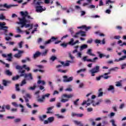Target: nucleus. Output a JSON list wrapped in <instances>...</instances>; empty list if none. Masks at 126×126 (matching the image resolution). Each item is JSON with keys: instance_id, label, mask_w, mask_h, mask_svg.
<instances>
[{"instance_id": "nucleus-1", "label": "nucleus", "mask_w": 126, "mask_h": 126, "mask_svg": "<svg viewBox=\"0 0 126 126\" xmlns=\"http://www.w3.org/2000/svg\"><path fill=\"white\" fill-rule=\"evenodd\" d=\"M21 14L23 17L22 18H18L19 22L17 23L19 25H21V28H23V27H25V28H28V27H31L30 29H29L30 31L31 29L33 28V24H30L27 23H30V20H28V19H33L31 16L29 15L28 12L26 11L25 12L23 11L21 12Z\"/></svg>"}, {"instance_id": "nucleus-2", "label": "nucleus", "mask_w": 126, "mask_h": 126, "mask_svg": "<svg viewBox=\"0 0 126 126\" xmlns=\"http://www.w3.org/2000/svg\"><path fill=\"white\" fill-rule=\"evenodd\" d=\"M89 71L92 76H95V73H98L100 71V66L96 65Z\"/></svg>"}, {"instance_id": "nucleus-3", "label": "nucleus", "mask_w": 126, "mask_h": 126, "mask_svg": "<svg viewBox=\"0 0 126 126\" xmlns=\"http://www.w3.org/2000/svg\"><path fill=\"white\" fill-rule=\"evenodd\" d=\"M50 95L51 94H46L44 95H42L41 98H38L37 99V101L39 102V103H44V102H45V99H46V98H49Z\"/></svg>"}, {"instance_id": "nucleus-4", "label": "nucleus", "mask_w": 126, "mask_h": 126, "mask_svg": "<svg viewBox=\"0 0 126 126\" xmlns=\"http://www.w3.org/2000/svg\"><path fill=\"white\" fill-rule=\"evenodd\" d=\"M84 62H90L91 63H96V61L98 60L97 57H95L93 59H87V56L84 57L82 59Z\"/></svg>"}, {"instance_id": "nucleus-5", "label": "nucleus", "mask_w": 126, "mask_h": 126, "mask_svg": "<svg viewBox=\"0 0 126 126\" xmlns=\"http://www.w3.org/2000/svg\"><path fill=\"white\" fill-rule=\"evenodd\" d=\"M56 40H58V38L55 37L54 36H52L51 39H49L47 41H46L44 43V46H47V45H49L51 44L52 42H55Z\"/></svg>"}, {"instance_id": "nucleus-6", "label": "nucleus", "mask_w": 126, "mask_h": 126, "mask_svg": "<svg viewBox=\"0 0 126 126\" xmlns=\"http://www.w3.org/2000/svg\"><path fill=\"white\" fill-rule=\"evenodd\" d=\"M55 121V117H49L47 119V120L44 121L43 123L44 125H48V124H51V123L54 122Z\"/></svg>"}, {"instance_id": "nucleus-7", "label": "nucleus", "mask_w": 126, "mask_h": 126, "mask_svg": "<svg viewBox=\"0 0 126 126\" xmlns=\"http://www.w3.org/2000/svg\"><path fill=\"white\" fill-rule=\"evenodd\" d=\"M18 5H8L7 3H4V4H0V7H5L7 9L11 8L12 6H17Z\"/></svg>"}, {"instance_id": "nucleus-8", "label": "nucleus", "mask_w": 126, "mask_h": 126, "mask_svg": "<svg viewBox=\"0 0 126 126\" xmlns=\"http://www.w3.org/2000/svg\"><path fill=\"white\" fill-rule=\"evenodd\" d=\"M63 82H70V81H72V80H73V77H70L68 78L66 75L63 76Z\"/></svg>"}, {"instance_id": "nucleus-9", "label": "nucleus", "mask_w": 126, "mask_h": 126, "mask_svg": "<svg viewBox=\"0 0 126 126\" xmlns=\"http://www.w3.org/2000/svg\"><path fill=\"white\" fill-rule=\"evenodd\" d=\"M25 75L24 78H26L27 80H28L29 81L30 80H33V76L32 75V73H27Z\"/></svg>"}, {"instance_id": "nucleus-10", "label": "nucleus", "mask_w": 126, "mask_h": 126, "mask_svg": "<svg viewBox=\"0 0 126 126\" xmlns=\"http://www.w3.org/2000/svg\"><path fill=\"white\" fill-rule=\"evenodd\" d=\"M12 105H13V106H14V107H20V108H22V109H21L22 113L24 112V106L23 105L21 104L18 105L16 102H12Z\"/></svg>"}, {"instance_id": "nucleus-11", "label": "nucleus", "mask_w": 126, "mask_h": 126, "mask_svg": "<svg viewBox=\"0 0 126 126\" xmlns=\"http://www.w3.org/2000/svg\"><path fill=\"white\" fill-rule=\"evenodd\" d=\"M42 51L40 52L41 57H46L47 55H48V53H49V50L48 49H45L42 48Z\"/></svg>"}, {"instance_id": "nucleus-12", "label": "nucleus", "mask_w": 126, "mask_h": 126, "mask_svg": "<svg viewBox=\"0 0 126 126\" xmlns=\"http://www.w3.org/2000/svg\"><path fill=\"white\" fill-rule=\"evenodd\" d=\"M102 77H103L104 79H108V78H111V76H105L104 75H101V76H99V77H96V80H97V81H99V80H100Z\"/></svg>"}, {"instance_id": "nucleus-13", "label": "nucleus", "mask_w": 126, "mask_h": 126, "mask_svg": "<svg viewBox=\"0 0 126 126\" xmlns=\"http://www.w3.org/2000/svg\"><path fill=\"white\" fill-rule=\"evenodd\" d=\"M36 8V11L37 12H42L44 11L45 10L43 8V6H36L35 7Z\"/></svg>"}, {"instance_id": "nucleus-14", "label": "nucleus", "mask_w": 126, "mask_h": 126, "mask_svg": "<svg viewBox=\"0 0 126 126\" xmlns=\"http://www.w3.org/2000/svg\"><path fill=\"white\" fill-rule=\"evenodd\" d=\"M78 42H79V40H76L75 42H74V40L73 39V38H71L70 41L69 42V45H70V46H73L75 45V44H77Z\"/></svg>"}, {"instance_id": "nucleus-15", "label": "nucleus", "mask_w": 126, "mask_h": 126, "mask_svg": "<svg viewBox=\"0 0 126 126\" xmlns=\"http://www.w3.org/2000/svg\"><path fill=\"white\" fill-rule=\"evenodd\" d=\"M78 29H85V30L86 31H88V30H89V29H90V27H87L85 25H83L81 27H77Z\"/></svg>"}, {"instance_id": "nucleus-16", "label": "nucleus", "mask_w": 126, "mask_h": 126, "mask_svg": "<svg viewBox=\"0 0 126 126\" xmlns=\"http://www.w3.org/2000/svg\"><path fill=\"white\" fill-rule=\"evenodd\" d=\"M40 56H41V52L36 51L35 53L33 54L32 58L35 60V59H37V58L40 57Z\"/></svg>"}, {"instance_id": "nucleus-17", "label": "nucleus", "mask_w": 126, "mask_h": 126, "mask_svg": "<svg viewBox=\"0 0 126 126\" xmlns=\"http://www.w3.org/2000/svg\"><path fill=\"white\" fill-rule=\"evenodd\" d=\"M77 34H79L82 37H86V32L80 31L77 32Z\"/></svg>"}, {"instance_id": "nucleus-18", "label": "nucleus", "mask_w": 126, "mask_h": 126, "mask_svg": "<svg viewBox=\"0 0 126 126\" xmlns=\"http://www.w3.org/2000/svg\"><path fill=\"white\" fill-rule=\"evenodd\" d=\"M26 64H24L23 66H20L19 65H17L16 66V69H18V70H22L24 67H26Z\"/></svg>"}, {"instance_id": "nucleus-19", "label": "nucleus", "mask_w": 126, "mask_h": 126, "mask_svg": "<svg viewBox=\"0 0 126 126\" xmlns=\"http://www.w3.org/2000/svg\"><path fill=\"white\" fill-rule=\"evenodd\" d=\"M107 90L108 91H112V93H115V87L114 86L110 85Z\"/></svg>"}, {"instance_id": "nucleus-20", "label": "nucleus", "mask_w": 126, "mask_h": 126, "mask_svg": "<svg viewBox=\"0 0 126 126\" xmlns=\"http://www.w3.org/2000/svg\"><path fill=\"white\" fill-rule=\"evenodd\" d=\"M25 70H20L19 71V73H21L20 76L21 77H22L24 76V77L25 76V74H27V73H25Z\"/></svg>"}, {"instance_id": "nucleus-21", "label": "nucleus", "mask_w": 126, "mask_h": 126, "mask_svg": "<svg viewBox=\"0 0 126 126\" xmlns=\"http://www.w3.org/2000/svg\"><path fill=\"white\" fill-rule=\"evenodd\" d=\"M63 98H67L68 99H69L70 98H72L73 97V94H64L63 95Z\"/></svg>"}, {"instance_id": "nucleus-22", "label": "nucleus", "mask_w": 126, "mask_h": 126, "mask_svg": "<svg viewBox=\"0 0 126 126\" xmlns=\"http://www.w3.org/2000/svg\"><path fill=\"white\" fill-rule=\"evenodd\" d=\"M87 54H88V55H89V56H92L93 57H95L96 56L95 54H93L92 53V49H89L88 50Z\"/></svg>"}, {"instance_id": "nucleus-23", "label": "nucleus", "mask_w": 126, "mask_h": 126, "mask_svg": "<svg viewBox=\"0 0 126 126\" xmlns=\"http://www.w3.org/2000/svg\"><path fill=\"white\" fill-rule=\"evenodd\" d=\"M59 63H60L62 66H69V64L68 63L66 62V63H64V62L63 61H59Z\"/></svg>"}, {"instance_id": "nucleus-24", "label": "nucleus", "mask_w": 126, "mask_h": 126, "mask_svg": "<svg viewBox=\"0 0 126 126\" xmlns=\"http://www.w3.org/2000/svg\"><path fill=\"white\" fill-rule=\"evenodd\" d=\"M73 123L74 124H75V125H76L77 126H83V124H82V123H81V122L80 121L74 120Z\"/></svg>"}, {"instance_id": "nucleus-25", "label": "nucleus", "mask_w": 126, "mask_h": 126, "mask_svg": "<svg viewBox=\"0 0 126 126\" xmlns=\"http://www.w3.org/2000/svg\"><path fill=\"white\" fill-rule=\"evenodd\" d=\"M47 118L46 115H44L42 116H39V119L40 122H44L45 119Z\"/></svg>"}, {"instance_id": "nucleus-26", "label": "nucleus", "mask_w": 126, "mask_h": 126, "mask_svg": "<svg viewBox=\"0 0 126 126\" xmlns=\"http://www.w3.org/2000/svg\"><path fill=\"white\" fill-rule=\"evenodd\" d=\"M7 57H8V58L6 59V61H8V62H11V60H12V54L10 53L7 54Z\"/></svg>"}, {"instance_id": "nucleus-27", "label": "nucleus", "mask_w": 126, "mask_h": 126, "mask_svg": "<svg viewBox=\"0 0 126 126\" xmlns=\"http://www.w3.org/2000/svg\"><path fill=\"white\" fill-rule=\"evenodd\" d=\"M5 74L8 76H11V75H12V72H11L9 70H6L5 71Z\"/></svg>"}, {"instance_id": "nucleus-28", "label": "nucleus", "mask_w": 126, "mask_h": 126, "mask_svg": "<svg viewBox=\"0 0 126 126\" xmlns=\"http://www.w3.org/2000/svg\"><path fill=\"white\" fill-rule=\"evenodd\" d=\"M126 59V55L123 56L122 58H119V59H115L114 62H121V61H124Z\"/></svg>"}, {"instance_id": "nucleus-29", "label": "nucleus", "mask_w": 126, "mask_h": 126, "mask_svg": "<svg viewBox=\"0 0 126 126\" xmlns=\"http://www.w3.org/2000/svg\"><path fill=\"white\" fill-rule=\"evenodd\" d=\"M54 106H51L47 108V111L46 112V114H52V112H51L53 109H54Z\"/></svg>"}, {"instance_id": "nucleus-30", "label": "nucleus", "mask_w": 126, "mask_h": 126, "mask_svg": "<svg viewBox=\"0 0 126 126\" xmlns=\"http://www.w3.org/2000/svg\"><path fill=\"white\" fill-rule=\"evenodd\" d=\"M68 45H69V42L65 43V42H63V43L60 44V46L63 48H66V47H67Z\"/></svg>"}, {"instance_id": "nucleus-31", "label": "nucleus", "mask_w": 126, "mask_h": 126, "mask_svg": "<svg viewBox=\"0 0 126 126\" xmlns=\"http://www.w3.org/2000/svg\"><path fill=\"white\" fill-rule=\"evenodd\" d=\"M5 25V23H0V27L1 28H5V29H8V27L7 26H4Z\"/></svg>"}, {"instance_id": "nucleus-32", "label": "nucleus", "mask_w": 126, "mask_h": 126, "mask_svg": "<svg viewBox=\"0 0 126 126\" xmlns=\"http://www.w3.org/2000/svg\"><path fill=\"white\" fill-rule=\"evenodd\" d=\"M122 82H123V80H120V81L116 82V86H117V87H120V86H122Z\"/></svg>"}, {"instance_id": "nucleus-33", "label": "nucleus", "mask_w": 126, "mask_h": 126, "mask_svg": "<svg viewBox=\"0 0 126 126\" xmlns=\"http://www.w3.org/2000/svg\"><path fill=\"white\" fill-rule=\"evenodd\" d=\"M103 90L102 89H100L99 90H98V94L97 95V97H102V96H103Z\"/></svg>"}, {"instance_id": "nucleus-34", "label": "nucleus", "mask_w": 126, "mask_h": 126, "mask_svg": "<svg viewBox=\"0 0 126 126\" xmlns=\"http://www.w3.org/2000/svg\"><path fill=\"white\" fill-rule=\"evenodd\" d=\"M20 77H21L20 75H17L16 76H14L12 78V80H13V81H15V80H18V79H19Z\"/></svg>"}, {"instance_id": "nucleus-35", "label": "nucleus", "mask_w": 126, "mask_h": 126, "mask_svg": "<svg viewBox=\"0 0 126 126\" xmlns=\"http://www.w3.org/2000/svg\"><path fill=\"white\" fill-rule=\"evenodd\" d=\"M37 88V86H36V84H34L33 87H30L28 88V90H35Z\"/></svg>"}, {"instance_id": "nucleus-36", "label": "nucleus", "mask_w": 126, "mask_h": 126, "mask_svg": "<svg viewBox=\"0 0 126 126\" xmlns=\"http://www.w3.org/2000/svg\"><path fill=\"white\" fill-rule=\"evenodd\" d=\"M7 83H11V81L7 82L5 80H3L2 84L4 86H7Z\"/></svg>"}, {"instance_id": "nucleus-37", "label": "nucleus", "mask_w": 126, "mask_h": 126, "mask_svg": "<svg viewBox=\"0 0 126 126\" xmlns=\"http://www.w3.org/2000/svg\"><path fill=\"white\" fill-rule=\"evenodd\" d=\"M25 84H27V82L26 81V79L22 80L20 84V86H23V85H25Z\"/></svg>"}, {"instance_id": "nucleus-38", "label": "nucleus", "mask_w": 126, "mask_h": 126, "mask_svg": "<svg viewBox=\"0 0 126 126\" xmlns=\"http://www.w3.org/2000/svg\"><path fill=\"white\" fill-rule=\"evenodd\" d=\"M41 84L42 85H45V84H46V82H45V81H42L41 80H39L37 81V84Z\"/></svg>"}, {"instance_id": "nucleus-39", "label": "nucleus", "mask_w": 126, "mask_h": 126, "mask_svg": "<svg viewBox=\"0 0 126 126\" xmlns=\"http://www.w3.org/2000/svg\"><path fill=\"white\" fill-rule=\"evenodd\" d=\"M50 61H52V62H55V61H56V60H58V58H57V57H56L55 56H52L50 58Z\"/></svg>"}, {"instance_id": "nucleus-40", "label": "nucleus", "mask_w": 126, "mask_h": 126, "mask_svg": "<svg viewBox=\"0 0 126 126\" xmlns=\"http://www.w3.org/2000/svg\"><path fill=\"white\" fill-rule=\"evenodd\" d=\"M119 69L118 67H115L112 68H110L109 69V71H117V69Z\"/></svg>"}, {"instance_id": "nucleus-41", "label": "nucleus", "mask_w": 126, "mask_h": 126, "mask_svg": "<svg viewBox=\"0 0 126 126\" xmlns=\"http://www.w3.org/2000/svg\"><path fill=\"white\" fill-rule=\"evenodd\" d=\"M97 54H98V55H99V57L100 58V59H102L103 58V57H106V55H104V54H102L101 53V52L97 51Z\"/></svg>"}, {"instance_id": "nucleus-42", "label": "nucleus", "mask_w": 126, "mask_h": 126, "mask_svg": "<svg viewBox=\"0 0 126 126\" xmlns=\"http://www.w3.org/2000/svg\"><path fill=\"white\" fill-rule=\"evenodd\" d=\"M115 1H112L111 0H107L106 1L105 4H108V5H109V3H115Z\"/></svg>"}, {"instance_id": "nucleus-43", "label": "nucleus", "mask_w": 126, "mask_h": 126, "mask_svg": "<svg viewBox=\"0 0 126 126\" xmlns=\"http://www.w3.org/2000/svg\"><path fill=\"white\" fill-rule=\"evenodd\" d=\"M57 71H58V72H62V73H65L67 72V70H62L61 69H58Z\"/></svg>"}, {"instance_id": "nucleus-44", "label": "nucleus", "mask_w": 126, "mask_h": 126, "mask_svg": "<svg viewBox=\"0 0 126 126\" xmlns=\"http://www.w3.org/2000/svg\"><path fill=\"white\" fill-rule=\"evenodd\" d=\"M2 107H4V109H6V110H10V105H3Z\"/></svg>"}, {"instance_id": "nucleus-45", "label": "nucleus", "mask_w": 126, "mask_h": 126, "mask_svg": "<svg viewBox=\"0 0 126 126\" xmlns=\"http://www.w3.org/2000/svg\"><path fill=\"white\" fill-rule=\"evenodd\" d=\"M55 116H56V117H57L58 119H64V116H63V115H61L59 114H56Z\"/></svg>"}, {"instance_id": "nucleus-46", "label": "nucleus", "mask_w": 126, "mask_h": 126, "mask_svg": "<svg viewBox=\"0 0 126 126\" xmlns=\"http://www.w3.org/2000/svg\"><path fill=\"white\" fill-rule=\"evenodd\" d=\"M32 5H40L41 4L40 3V1L37 2L35 1L34 3V1H33L32 3Z\"/></svg>"}, {"instance_id": "nucleus-47", "label": "nucleus", "mask_w": 126, "mask_h": 126, "mask_svg": "<svg viewBox=\"0 0 126 126\" xmlns=\"http://www.w3.org/2000/svg\"><path fill=\"white\" fill-rule=\"evenodd\" d=\"M14 123H15V124H18V123H20V122H21V119L20 118H17L16 119L14 120Z\"/></svg>"}, {"instance_id": "nucleus-48", "label": "nucleus", "mask_w": 126, "mask_h": 126, "mask_svg": "<svg viewBox=\"0 0 126 126\" xmlns=\"http://www.w3.org/2000/svg\"><path fill=\"white\" fill-rule=\"evenodd\" d=\"M82 71H86V68L80 69V70H77V73H80V72H82Z\"/></svg>"}, {"instance_id": "nucleus-49", "label": "nucleus", "mask_w": 126, "mask_h": 126, "mask_svg": "<svg viewBox=\"0 0 126 126\" xmlns=\"http://www.w3.org/2000/svg\"><path fill=\"white\" fill-rule=\"evenodd\" d=\"M78 101H79V99L78 98L76 100L74 101L73 104L75 106H78Z\"/></svg>"}, {"instance_id": "nucleus-50", "label": "nucleus", "mask_w": 126, "mask_h": 126, "mask_svg": "<svg viewBox=\"0 0 126 126\" xmlns=\"http://www.w3.org/2000/svg\"><path fill=\"white\" fill-rule=\"evenodd\" d=\"M0 20H4L5 19V16L3 15V14L0 15Z\"/></svg>"}, {"instance_id": "nucleus-51", "label": "nucleus", "mask_w": 126, "mask_h": 126, "mask_svg": "<svg viewBox=\"0 0 126 126\" xmlns=\"http://www.w3.org/2000/svg\"><path fill=\"white\" fill-rule=\"evenodd\" d=\"M14 57L15 58H17V59H19L21 58V55L19 54H16L14 55Z\"/></svg>"}, {"instance_id": "nucleus-52", "label": "nucleus", "mask_w": 126, "mask_h": 126, "mask_svg": "<svg viewBox=\"0 0 126 126\" xmlns=\"http://www.w3.org/2000/svg\"><path fill=\"white\" fill-rule=\"evenodd\" d=\"M35 66L38 68H40V69L44 68V66H43V65H35Z\"/></svg>"}, {"instance_id": "nucleus-53", "label": "nucleus", "mask_w": 126, "mask_h": 126, "mask_svg": "<svg viewBox=\"0 0 126 126\" xmlns=\"http://www.w3.org/2000/svg\"><path fill=\"white\" fill-rule=\"evenodd\" d=\"M110 123H111L112 126H117L116 124L115 123V120L112 119L110 121Z\"/></svg>"}, {"instance_id": "nucleus-54", "label": "nucleus", "mask_w": 126, "mask_h": 126, "mask_svg": "<svg viewBox=\"0 0 126 126\" xmlns=\"http://www.w3.org/2000/svg\"><path fill=\"white\" fill-rule=\"evenodd\" d=\"M56 107L57 108H61V107H62V103L60 102H57V103L56 104Z\"/></svg>"}, {"instance_id": "nucleus-55", "label": "nucleus", "mask_w": 126, "mask_h": 126, "mask_svg": "<svg viewBox=\"0 0 126 126\" xmlns=\"http://www.w3.org/2000/svg\"><path fill=\"white\" fill-rule=\"evenodd\" d=\"M16 91H20V89L19 88V84H16Z\"/></svg>"}, {"instance_id": "nucleus-56", "label": "nucleus", "mask_w": 126, "mask_h": 126, "mask_svg": "<svg viewBox=\"0 0 126 126\" xmlns=\"http://www.w3.org/2000/svg\"><path fill=\"white\" fill-rule=\"evenodd\" d=\"M67 101H68V99L63 98L61 99V102H62V103H65V102H67Z\"/></svg>"}, {"instance_id": "nucleus-57", "label": "nucleus", "mask_w": 126, "mask_h": 126, "mask_svg": "<svg viewBox=\"0 0 126 126\" xmlns=\"http://www.w3.org/2000/svg\"><path fill=\"white\" fill-rule=\"evenodd\" d=\"M105 44H106V41L105 38H103L101 41L100 40V45H105Z\"/></svg>"}, {"instance_id": "nucleus-58", "label": "nucleus", "mask_w": 126, "mask_h": 126, "mask_svg": "<svg viewBox=\"0 0 126 126\" xmlns=\"http://www.w3.org/2000/svg\"><path fill=\"white\" fill-rule=\"evenodd\" d=\"M103 5H104V2H103V1L102 0H99V6H103Z\"/></svg>"}, {"instance_id": "nucleus-59", "label": "nucleus", "mask_w": 126, "mask_h": 126, "mask_svg": "<svg viewBox=\"0 0 126 126\" xmlns=\"http://www.w3.org/2000/svg\"><path fill=\"white\" fill-rule=\"evenodd\" d=\"M114 39H115L116 40H120V39H121V36L115 35L114 36Z\"/></svg>"}, {"instance_id": "nucleus-60", "label": "nucleus", "mask_w": 126, "mask_h": 126, "mask_svg": "<svg viewBox=\"0 0 126 126\" xmlns=\"http://www.w3.org/2000/svg\"><path fill=\"white\" fill-rule=\"evenodd\" d=\"M84 115L83 114H77V118H82Z\"/></svg>"}, {"instance_id": "nucleus-61", "label": "nucleus", "mask_w": 126, "mask_h": 126, "mask_svg": "<svg viewBox=\"0 0 126 126\" xmlns=\"http://www.w3.org/2000/svg\"><path fill=\"white\" fill-rule=\"evenodd\" d=\"M49 102H51V103L53 102H56V97H53L52 98H51L49 100Z\"/></svg>"}, {"instance_id": "nucleus-62", "label": "nucleus", "mask_w": 126, "mask_h": 126, "mask_svg": "<svg viewBox=\"0 0 126 126\" xmlns=\"http://www.w3.org/2000/svg\"><path fill=\"white\" fill-rule=\"evenodd\" d=\"M94 43H95V44H100L101 40L98 39H95L94 40Z\"/></svg>"}, {"instance_id": "nucleus-63", "label": "nucleus", "mask_w": 126, "mask_h": 126, "mask_svg": "<svg viewBox=\"0 0 126 126\" xmlns=\"http://www.w3.org/2000/svg\"><path fill=\"white\" fill-rule=\"evenodd\" d=\"M87 102H90V103L93 104V103L94 102V100H93L92 99L88 98Z\"/></svg>"}, {"instance_id": "nucleus-64", "label": "nucleus", "mask_w": 126, "mask_h": 126, "mask_svg": "<svg viewBox=\"0 0 126 126\" xmlns=\"http://www.w3.org/2000/svg\"><path fill=\"white\" fill-rule=\"evenodd\" d=\"M93 42V39H89V40L87 41V43L88 44H91V43H92Z\"/></svg>"}]
</instances>
